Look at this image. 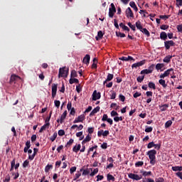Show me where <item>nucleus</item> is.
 <instances>
[{
  "mask_svg": "<svg viewBox=\"0 0 182 182\" xmlns=\"http://www.w3.org/2000/svg\"><path fill=\"white\" fill-rule=\"evenodd\" d=\"M103 38V32L102 31H98L97 36L95 38L96 41H99V39H102Z\"/></svg>",
  "mask_w": 182,
  "mask_h": 182,
  "instance_id": "nucleus-22",
  "label": "nucleus"
},
{
  "mask_svg": "<svg viewBox=\"0 0 182 182\" xmlns=\"http://www.w3.org/2000/svg\"><path fill=\"white\" fill-rule=\"evenodd\" d=\"M85 120V115L81 114L78 117L75 118L73 123H82Z\"/></svg>",
  "mask_w": 182,
  "mask_h": 182,
  "instance_id": "nucleus-8",
  "label": "nucleus"
},
{
  "mask_svg": "<svg viewBox=\"0 0 182 182\" xmlns=\"http://www.w3.org/2000/svg\"><path fill=\"white\" fill-rule=\"evenodd\" d=\"M177 30H178V32H182V26L181 25H178L177 26Z\"/></svg>",
  "mask_w": 182,
  "mask_h": 182,
  "instance_id": "nucleus-64",
  "label": "nucleus"
},
{
  "mask_svg": "<svg viewBox=\"0 0 182 182\" xmlns=\"http://www.w3.org/2000/svg\"><path fill=\"white\" fill-rule=\"evenodd\" d=\"M68 114V111H65L63 114L61 115V117L60 119H58L57 122L58 123H63V120H65V119H66V116Z\"/></svg>",
  "mask_w": 182,
  "mask_h": 182,
  "instance_id": "nucleus-11",
  "label": "nucleus"
},
{
  "mask_svg": "<svg viewBox=\"0 0 182 182\" xmlns=\"http://www.w3.org/2000/svg\"><path fill=\"white\" fill-rule=\"evenodd\" d=\"M98 99H100V92L95 90L92 93V100H98Z\"/></svg>",
  "mask_w": 182,
  "mask_h": 182,
  "instance_id": "nucleus-9",
  "label": "nucleus"
},
{
  "mask_svg": "<svg viewBox=\"0 0 182 182\" xmlns=\"http://www.w3.org/2000/svg\"><path fill=\"white\" fill-rule=\"evenodd\" d=\"M28 166H29V161L26 160L23 164V167H24V168H26V167H28Z\"/></svg>",
  "mask_w": 182,
  "mask_h": 182,
  "instance_id": "nucleus-55",
  "label": "nucleus"
},
{
  "mask_svg": "<svg viewBox=\"0 0 182 182\" xmlns=\"http://www.w3.org/2000/svg\"><path fill=\"white\" fill-rule=\"evenodd\" d=\"M120 28H122L124 31H127V32H129V31H130V29L129 28V27H127V26H125L124 24H123V23H121L119 24Z\"/></svg>",
  "mask_w": 182,
  "mask_h": 182,
  "instance_id": "nucleus-27",
  "label": "nucleus"
},
{
  "mask_svg": "<svg viewBox=\"0 0 182 182\" xmlns=\"http://www.w3.org/2000/svg\"><path fill=\"white\" fill-rule=\"evenodd\" d=\"M82 147V146L79 144L77 145H75L73 148V151H74V153H77L79 151V150H80V148Z\"/></svg>",
  "mask_w": 182,
  "mask_h": 182,
  "instance_id": "nucleus-19",
  "label": "nucleus"
},
{
  "mask_svg": "<svg viewBox=\"0 0 182 182\" xmlns=\"http://www.w3.org/2000/svg\"><path fill=\"white\" fill-rule=\"evenodd\" d=\"M36 153H38V149L34 148L33 149V154L32 155L28 156L29 160H33V159H35V156H36Z\"/></svg>",
  "mask_w": 182,
  "mask_h": 182,
  "instance_id": "nucleus-14",
  "label": "nucleus"
},
{
  "mask_svg": "<svg viewBox=\"0 0 182 182\" xmlns=\"http://www.w3.org/2000/svg\"><path fill=\"white\" fill-rule=\"evenodd\" d=\"M148 86L150 87V89H154V90H156V84H154V82H150Z\"/></svg>",
  "mask_w": 182,
  "mask_h": 182,
  "instance_id": "nucleus-33",
  "label": "nucleus"
},
{
  "mask_svg": "<svg viewBox=\"0 0 182 182\" xmlns=\"http://www.w3.org/2000/svg\"><path fill=\"white\" fill-rule=\"evenodd\" d=\"M73 139H70L69 141L67 142L66 147H70L71 144H73Z\"/></svg>",
  "mask_w": 182,
  "mask_h": 182,
  "instance_id": "nucleus-48",
  "label": "nucleus"
},
{
  "mask_svg": "<svg viewBox=\"0 0 182 182\" xmlns=\"http://www.w3.org/2000/svg\"><path fill=\"white\" fill-rule=\"evenodd\" d=\"M171 72L173 74H174V70L173 68L168 69L164 73L161 74L159 77L161 79H164V77H167V76H168Z\"/></svg>",
  "mask_w": 182,
  "mask_h": 182,
  "instance_id": "nucleus-4",
  "label": "nucleus"
},
{
  "mask_svg": "<svg viewBox=\"0 0 182 182\" xmlns=\"http://www.w3.org/2000/svg\"><path fill=\"white\" fill-rule=\"evenodd\" d=\"M113 74H110L109 73L107 76V79L105 81H104V85H106V83H107V82H110V80H112L113 79Z\"/></svg>",
  "mask_w": 182,
  "mask_h": 182,
  "instance_id": "nucleus-15",
  "label": "nucleus"
},
{
  "mask_svg": "<svg viewBox=\"0 0 182 182\" xmlns=\"http://www.w3.org/2000/svg\"><path fill=\"white\" fill-rule=\"evenodd\" d=\"M97 173H99V168H96L93 170V171L90 174V176H91V177H93V176H95V174H97Z\"/></svg>",
  "mask_w": 182,
  "mask_h": 182,
  "instance_id": "nucleus-34",
  "label": "nucleus"
},
{
  "mask_svg": "<svg viewBox=\"0 0 182 182\" xmlns=\"http://www.w3.org/2000/svg\"><path fill=\"white\" fill-rule=\"evenodd\" d=\"M137 82H139V83H141L142 80H144V75L142 76H139L136 78Z\"/></svg>",
  "mask_w": 182,
  "mask_h": 182,
  "instance_id": "nucleus-47",
  "label": "nucleus"
},
{
  "mask_svg": "<svg viewBox=\"0 0 182 182\" xmlns=\"http://www.w3.org/2000/svg\"><path fill=\"white\" fill-rule=\"evenodd\" d=\"M92 140V137L90 136L87 135L84 140L82 141V144H85V143H87V141H90Z\"/></svg>",
  "mask_w": 182,
  "mask_h": 182,
  "instance_id": "nucleus-26",
  "label": "nucleus"
},
{
  "mask_svg": "<svg viewBox=\"0 0 182 182\" xmlns=\"http://www.w3.org/2000/svg\"><path fill=\"white\" fill-rule=\"evenodd\" d=\"M49 128V123H46L43 126L41 127V128L39 130V133H42L44 130H46V129Z\"/></svg>",
  "mask_w": 182,
  "mask_h": 182,
  "instance_id": "nucleus-20",
  "label": "nucleus"
},
{
  "mask_svg": "<svg viewBox=\"0 0 182 182\" xmlns=\"http://www.w3.org/2000/svg\"><path fill=\"white\" fill-rule=\"evenodd\" d=\"M161 39H163V41H166L167 39V33L166 32H161L160 34Z\"/></svg>",
  "mask_w": 182,
  "mask_h": 182,
  "instance_id": "nucleus-25",
  "label": "nucleus"
},
{
  "mask_svg": "<svg viewBox=\"0 0 182 182\" xmlns=\"http://www.w3.org/2000/svg\"><path fill=\"white\" fill-rule=\"evenodd\" d=\"M116 35L117 36H119V38H124L126 36V35L123 33H121V32H116Z\"/></svg>",
  "mask_w": 182,
  "mask_h": 182,
  "instance_id": "nucleus-49",
  "label": "nucleus"
},
{
  "mask_svg": "<svg viewBox=\"0 0 182 182\" xmlns=\"http://www.w3.org/2000/svg\"><path fill=\"white\" fill-rule=\"evenodd\" d=\"M58 137V133L55 132L52 136H50V140L51 141H53L54 140H56V138Z\"/></svg>",
  "mask_w": 182,
  "mask_h": 182,
  "instance_id": "nucleus-35",
  "label": "nucleus"
},
{
  "mask_svg": "<svg viewBox=\"0 0 182 182\" xmlns=\"http://www.w3.org/2000/svg\"><path fill=\"white\" fill-rule=\"evenodd\" d=\"M100 111V107H95L92 112H91V114H96V113H97V112Z\"/></svg>",
  "mask_w": 182,
  "mask_h": 182,
  "instance_id": "nucleus-32",
  "label": "nucleus"
},
{
  "mask_svg": "<svg viewBox=\"0 0 182 182\" xmlns=\"http://www.w3.org/2000/svg\"><path fill=\"white\" fill-rule=\"evenodd\" d=\"M141 96V93L139 92H136L134 94V97L136 99L139 97Z\"/></svg>",
  "mask_w": 182,
  "mask_h": 182,
  "instance_id": "nucleus-60",
  "label": "nucleus"
},
{
  "mask_svg": "<svg viewBox=\"0 0 182 182\" xmlns=\"http://www.w3.org/2000/svg\"><path fill=\"white\" fill-rule=\"evenodd\" d=\"M147 156L150 160V164L154 166L156 164V155L157 154V151L152 149L147 152Z\"/></svg>",
  "mask_w": 182,
  "mask_h": 182,
  "instance_id": "nucleus-1",
  "label": "nucleus"
},
{
  "mask_svg": "<svg viewBox=\"0 0 182 182\" xmlns=\"http://www.w3.org/2000/svg\"><path fill=\"white\" fill-rule=\"evenodd\" d=\"M176 176H177V177H179V178H181V180H182V172H177L176 173Z\"/></svg>",
  "mask_w": 182,
  "mask_h": 182,
  "instance_id": "nucleus-63",
  "label": "nucleus"
},
{
  "mask_svg": "<svg viewBox=\"0 0 182 182\" xmlns=\"http://www.w3.org/2000/svg\"><path fill=\"white\" fill-rule=\"evenodd\" d=\"M142 182H154V180L151 178H144L143 179Z\"/></svg>",
  "mask_w": 182,
  "mask_h": 182,
  "instance_id": "nucleus-58",
  "label": "nucleus"
},
{
  "mask_svg": "<svg viewBox=\"0 0 182 182\" xmlns=\"http://www.w3.org/2000/svg\"><path fill=\"white\" fill-rule=\"evenodd\" d=\"M114 14H116V7L113 3L111 4V8H109V18H113Z\"/></svg>",
  "mask_w": 182,
  "mask_h": 182,
  "instance_id": "nucleus-6",
  "label": "nucleus"
},
{
  "mask_svg": "<svg viewBox=\"0 0 182 182\" xmlns=\"http://www.w3.org/2000/svg\"><path fill=\"white\" fill-rule=\"evenodd\" d=\"M143 164H144V162L143 161H137L136 164H135V166L136 167H141V166H143Z\"/></svg>",
  "mask_w": 182,
  "mask_h": 182,
  "instance_id": "nucleus-45",
  "label": "nucleus"
},
{
  "mask_svg": "<svg viewBox=\"0 0 182 182\" xmlns=\"http://www.w3.org/2000/svg\"><path fill=\"white\" fill-rule=\"evenodd\" d=\"M19 79H21V77L12 75L11 77V82H15V80H18Z\"/></svg>",
  "mask_w": 182,
  "mask_h": 182,
  "instance_id": "nucleus-23",
  "label": "nucleus"
},
{
  "mask_svg": "<svg viewBox=\"0 0 182 182\" xmlns=\"http://www.w3.org/2000/svg\"><path fill=\"white\" fill-rule=\"evenodd\" d=\"M156 146L154 141L149 142L147 145V149H151Z\"/></svg>",
  "mask_w": 182,
  "mask_h": 182,
  "instance_id": "nucleus-38",
  "label": "nucleus"
},
{
  "mask_svg": "<svg viewBox=\"0 0 182 182\" xmlns=\"http://www.w3.org/2000/svg\"><path fill=\"white\" fill-rule=\"evenodd\" d=\"M176 46V43H174V41H168L164 42V46L167 50L170 49L171 46Z\"/></svg>",
  "mask_w": 182,
  "mask_h": 182,
  "instance_id": "nucleus-7",
  "label": "nucleus"
},
{
  "mask_svg": "<svg viewBox=\"0 0 182 182\" xmlns=\"http://www.w3.org/2000/svg\"><path fill=\"white\" fill-rule=\"evenodd\" d=\"M125 12L127 18H133V11H132V9H130V7H128Z\"/></svg>",
  "mask_w": 182,
  "mask_h": 182,
  "instance_id": "nucleus-10",
  "label": "nucleus"
},
{
  "mask_svg": "<svg viewBox=\"0 0 182 182\" xmlns=\"http://www.w3.org/2000/svg\"><path fill=\"white\" fill-rule=\"evenodd\" d=\"M111 116H112V117H114V116H119V113H117V112L113 110L111 112Z\"/></svg>",
  "mask_w": 182,
  "mask_h": 182,
  "instance_id": "nucleus-54",
  "label": "nucleus"
},
{
  "mask_svg": "<svg viewBox=\"0 0 182 182\" xmlns=\"http://www.w3.org/2000/svg\"><path fill=\"white\" fill-rule=\"evenodd\" d=\"M167 105H164L163 106L161 107V112H165V110L167 109Z\"/></svg>",
  "mask_w": 182,
  "mask_h": 182,
  "instance_id": "nucleus-62",
  "label": "nucleus"
},
{
  "mask_svg": "<svg viewBox=\"0 0 182 182\" xmlns=\"http://www.w3.org/2000/svg\"><path fill=\"white\" fill-rule=\"evenodd\" d=\"M80 171H82V169H80V171H77V173H75V178L74 180H77V178H79V177L82 176V173H80Z\"/></svg>",
  "mask_w": 182,
  "mask_h": 182,
  "instance_id": "nucleus-43",
  "label": "nucleus"
},
{
  "mask_svg": "<svg viewBox=\"0 0 182 182\" xmlns=\"http://www.w3.org/2000/svg\"><path fill=\"white\" fill-rule=\"evenodd\" d=\"M83 63H85V65H87L89 63V62H90V55H86L82 60Z\"/></svg>",
  "mask_w": 182,
  "mask_h": 182,
  "instance_id": "nucleus-13",
  "label": "nucleus"
},
{
  "mask_svg": "<svg viewBox=\"0 0 182 182\" xmlns=\"http://www.w3.org/2000/svg\"><path fill=\"white\" fill-rule=\"evenodd\" d=\"M109 118L107 117V114H105L103 116H102V122H106Z\"/></svg>",
  "mask_w": 182,
  "mask_h": 182,
  "instance_id": "nucleus-59",
  "label": "nucleus"
},
{
  "mask_svg": "<svg viewBox=\"0 0 182 182\" xmlns=\"http://www.w3.org/2000/svg\"><path fill=\"white\" fill-rule=\"evenodd\" d=\"M141 173L144 177H147L148 176H151V171H141Z\"/></svg>",
  "mask_w": 182,
  "mask_h": 182,
  "instance_id": "nucleus-24",
  "label": "nucleus"
},
{
  "mask_svg": "<svg viewBox=\"0 0 182 182\" xmlns=\"http://www.w3.org/2000/svg\"><path fill=\"white\" fill-rule=\"evenodd\" d=\"M58 136H65V130L60 129L58 131Z\"/></svg>",
  "mask_w": 182,
  "mask_h": 182,
  "instance_id": "nucleus-57",
  "label": "nucleus"
},
{
  "mask_svg": "<svg viewBox=\"0 0 182 182\" xmlns=\"http://www.w3.org/2000/svg\"><path fill=\"white\" fill-rule=\"evenodd\" d=\"M54 105H55V107L59 108V106H60V101L55 100L54 101Z\"/></svg>",
  "mask_w": 182,
  "mask_h": 182,
  "instance_id": "nucleus-51",
  "label": "nucleus"
},
{
  "mask_svg": "<svg viewBox=\"0 0 182 182\" xmlns=\"http://www.w3.org/2000/svg\"><path fill=\"white\" fill-rule=\"evenodd\" d=\"M73 83H79V80H77V78H70V84L73 85Z\"/></svg>",
  "mask_w": 182,
  "mask_h": 182,
  "instance_id": "nucleus-31",
  "label": "nucleus"
},
{
  "mask_svg": "<svg viewBox=\"0 0 182 182\" xmlns=\"http://www.w3.org/2000/svg\"><path fill=\"white\" fill-rule=\"evenodd\" d=\"M76 166H73L70 168V174H73V173H75V171H76Z\"/></svg>",
  "mask_w": 182,
  "mask_h": 182,
  "instance_id": "nucleus-52",
  "label": "nucleus"
},
{
  "mask_svg": "<svg viewBox=\"0 0 182 182\" xmlns=\"http://www.w3.org/2000/svg\"><path fill=\"white\" fill-rule=\"evenodd\" d=\"M50 168H53L52 165H49L48 164L46 168H45V171L46 173H49V171L50 170Z\"/></svg>",
  "mask_w": 182,
  "mask_h": 182,
  "instance_id": "nucleus-39",
  "label": "nucleus"
},
{
  "mask_svg": "<svg viewBox=\"0 0 182 182\" xmlns=\"http://www.w3.org/2000/svg\"><path fill=\"white\" fill-rule=\"evenodd\" d=\"M128 177L129 178H131L132 180H136V181H139V180H141V178H143V176L134 173H129Z\"/></svg>",
  "mask_w": 182,
  "mask_h": 182,
  "instance_id": "nucleus-5",
  "label": "nucleus"
},
{
  "mask_svg": "<svg viewBox=\"0 0 182 182\" xmlns=\"http://www.w3.org/2000/svg\"><path fill=\"white\" fill-rule=\"evenodd\" d=\"M58 90V85L55 84H53L52 86V97H55L56 96V92Z\"/></svg>",
  "mask_w": 182,
  "mask_h": 182,
  "instance_id": "nucleus-12",
  "label": "nucleus"
},
{
  "mask_svg": "<svg viewBox=\"0 0 182 182\" xmlns=\"http://www.w3.org/2000/svg\"><path fill=\"white\" fill-rule=\"evenodd\" d=\"M119 98L121 102H124V100H126V97H124L123 95H119Z\"/></svg>",
  "mask_w": 182,
  "mask_h": 182,
  "instance_id": "nucleus-56",
  "label": "nucleus"
},
{
  "mask_svg": "<svg viewBox=\"0 0 182 182\" xmlns=\"http://www.w3.org/2000/svg\"><path fill=\"white\" fill-rule=\"evenodd\" d=\"M153 70H154V65H150L148 69L142 70L141 75H149V73H153Z\"/></svg>",
  "mask_w": 182,
  "mask_h": 182,
  "instance_id": "nucleus-3",
  "label": "nucleus"
},
{
  "mask_svg": "<svg viewBox=\"0 0 182 182\" xmlns=\"http://www.w3.org/2000/svg\"><path fill=\"white\" fill-rule=\"evenodd\" d=\"M120 60H125V62H127L129 60H134V58L132 56H128V57H122L119 58Z\"/></svg>",
  "mask_w": 182,
  "mask_h": 182,
  "instance_id": "nucleus-18",
  "label": "nucleus"
},
{
  "mask_svg": "<svg viewBox=\"0 0 182 182\" xmlns=\"http://www.w3.org/2000/svg\"><path fill=\"white\" fill-rule=\"evenodd\" d=\"M163 68H164V64H163V63H158L156 65V70H160L163 69Z\"/></svg>",
  "mask_w": 182,
  "mask_h": 182,
  "instance_id": "nucleus-29",
  "label": "nucleus"
},
{
  "mask_svg": "<svg viewBox=\"0 0 182 182\" xmlns=\"http://www.w3.org/2000/svg\"><path fill=\"white\" fill-rule=\"evenodd\" d=\"M173 171H182V166H172Z\"/></svg>",
  "mask_w": 182,
  "mask_h": 182,
  "instance_id": "nucleus-28",
  "label": "nucleus"
},
{
  "mask_svg": "<svg viewBox=\"0 0 182 182\" xmlns=\"http://www.w3.org/2000/svg\"><path fill=\"white\" fill-rule=\"evenodd\" d=\"M68 75H69V68L66 67H63L60 68L58 77H68Z\"/></svg>",
  "mask_w": 182,
  "mask_h": 182,
  "instance_id": "nucleus-2",
  "label": "nucleus"
},
{
  "mask_svg": "<svg viewBox=\"0 0 182 182\" xmlns=\"http://www.w3.org/2000/svg\"><path fill=\"white\" fill-rule=\"evenodd\" d=\"M128 26H129L132 31H136V26L132 24V23H128Z\"/></svg>",
  "mask_w": 182,
  "mask_h": 182,
  "instance_id": "nucleus-50",
  "label": "nucleus"
},
{
  "mask_svg": "<svg viewBox=\"0 0 182 182\" xmlns=\"http://www.w3.org/2000/svg\"><path fill=\"white\" fill-rule=\"evenodd\" d=\"M136 27L139 31H142L143 26H141V22H140V21H138L136 22Z\"/></svg>",
  "mask_w": 182,
  "mask_h": 182,
  "instance_id": "nucleus-21",
  "label": "nucleus"
},
{
  "mask_svg": "<svg viewBox=\"0 0 182 182\" xmlns=\"http://www.w3.org/2000/svg\"><path fill=\"white\" fill-rule=\"evenodd\" d=\"M77 76V73L76 72V70H73L71 71V77H76Z\"/></svg>",
  "mask_w": 182,
  "mask_h": 182,
  "instance_id": "nucleus-46",
  "label": "nucleus"
},
{
  "mask_svg": "<svg viewBox=\"0 0 182 182\" xmlns=\"http://www.w3.org/2000/svg\"><path fill=\"white\" fill-rule=\"evenodd\" d=\"M159 84H161V86H163V87H167V84H166V80L161 79L159 81Z\"/></svg>",
  "mask_w": 182,
  "mask_h": 182,
  "instance_id": "nucleus-30",
  "label": "nucleus"
},
{
  "mask_svg": "<svg viewBox=\"0 0 182 182\" xmlns=\"http://www.w3.org/2000/svg\"><path fill=\"white\" fill-rule=\"evenodd\" d=\"M107 180L108 181H114V176H113L112 175L108 174L107 175Z\"/></svg>",
  "mask_w": 182,
  "mask_h": 182,
  "instance_id": "nucleus-41",
  "label": "nucleus"
},
{
  "mask_svg": "<svg viewBox=\"0 0 182 182\" xmlns=\"http://www.w3.org/2000/svg\"><path fill=\"white\" fill-rule=\"evenodd\" d=\"M143 33H145L146 36H150V32H149L146 28H142L141 31Z\"/></svg>",
  "mask_w": 182,
  "mask_h": 182,
  "instance_id": "nucleus-44",
  "label": "nucleus"
},
{
  "mask_svg": "<svg viewBox=\"0 0 182 182\" xmlns=\"http://www.w3.org/2000/svg\"><path fill=\"white\" fill-rule=\"evenodd\" d=\"M171 124H173V122L171 120H168L166 122L165 124V127L166 129L170 127V126H171Z\"/></svg>",
  "mask_w": 182,
  "mask_h": 182,
  "instance_id": "nucleus-36",
  "label": "nucleus"
},
{
  "mask_svg": "<svg viewBox=\"0 0 182 182\" xmlns=\"http://www.w3.org/2000/svg\"><path fill=\"white\" fill-rule=\"evenodd\" d=\"M114 120L117 122H122L123 120L122 117H114Z\"/></svg>",
  "mask_w": 182,
  "mask_h": 182,
  "instance_id": "nucleus-42",
  "label": "nucleus"
},
{
  "mask_svg": "<svg viewBox=\"0 0 182 182\" xmlns=\"http://www.w3.org/2000/svg\"><path fill=\"white\" fill-rule=\"evenodd\" d=\"M145 132L146 133H151V132H153V127H146V128L145 129Z\"/></svg>",
  "mask_w": 182,
  "mask_h": 182,
  "instance_id": "nucleus-40",
  "label": "nucleus"
},
{
  "mask_svg": "<svg viewBox=\"0 0 182 182\" xmlns=\"http://www.w3.org/2000/svg\"><path fill=\"white\" fill-rule=\"evenodd\" d=\"M129 6H131V8H133L135 12H137L139 11V9H137V6H136V3H134V1H131L129 3Z\"/></svg>",
  "mask_w": 182,
  "mask_h": 182,
  "instance_id": "nucleus-17",
  "label": "nucleus"
},
{
  "mask_svg": "<svg viewBox=\"0 0 182 182\" xmlns=\"http://www.w3.org/2000/svg\"><path fill=\"white\" fill-rule=\"evenodd\" d=\"M171 58H174V55H166L164 58V62L165 63H170V60H171Z\"/></svg>",
  "mask_w": 182,
  "mask_h": 182,
  "instance_id": "nucleus-16",
  "label": "nucleus"
},
{
  "mask_svg": "<svg viewBox=\"0 0 182 182\" xmlns=\"http://www.w3.org/2000/svg\"><path fill=\"white\" fill-rule=\"evenodd\" d=\"M11 168H10V171H12V170H14V167H15V159H14L11 162Z\"/></svg>",
  "mask_w": 182,
  "mask_h": 182,
  "instance_id": "nucleus-53",
  "label": "nucleus"
},
{
  "mask_svg": "<svg viewBox=\"0 0 182 182\" xmlns=\"http://www.w3.org/2000/svg\"><path fill=\"white\" fill-rule=\"evenodd\" d=\"M76 136H77V137H80V140H83V136H83V132H77Z\"/></svg>",
  "mask_w": 182,
  "mask_h": 182,
  "instance_id": "nucleus-37",
  "label": "nucleus"
},
{
  "mask_svg": "<svg viewBox=\"0 0 182 182\" xmlns=\"http://www.w3.org/2000/svg\"><path fill=\"white\" fill-rule=\"evenodd\" d=\"M156 182H166V181H164V178H158L156 179Z\"/></svg>",
  "mask_w": 182,
  "mask_h": 182,
  "instance_id": "nucleus-61",
  "label": "nucleus"
}]
</instances>
